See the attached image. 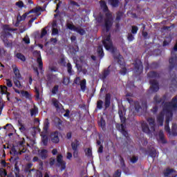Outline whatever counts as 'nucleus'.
I'll list each match as a JSON object with an SVG mask.
<instances>
[{"mask_svg": "<svg viewBox=\"0 0 177 177\" xmlns=\"http://www.w3.org/2000/svg\"><path fill=\"white\" fill-rule=\"evenodd\" d=\"M172 111H177V95L172 98L171 102H166L163 111L158 115L157 121L159 125L162 126L164 122V115H166L165 131L171 133L169 129V121L172 120Z\"/></svg>", "mask_w": 177, "mask_h": 177, "instance_id": "1", "label": "nucleus"}, {"mask_svg": "<svg viewBox=\"0 0 177 177\" xmlns=\"http://www.w3.org/2000/svg\"><path fill=\"white\" fill-rule=\"evenodd\" d=\"M100 5L101 9H102L103 12H105L104 17V27L106 28V32L110 31V28L113 26V23H114V19L113 18V15L109 10V8L107 7V4L106 1L101 0L100 1Z\"/></svg>", "mask_w": 177, "mask_h": 177, "instance_id": "2", "label": "nucleus"}, {"mask_svg": "<svg viewBox=\"0 0 177 177\" xmlns=\"http://www.w3.org/2000/svg\"><path fill=\"white\" fill-rule=\"evenodd\" d=\"M49 128V120L48 119L46 120L44 122V125L43 127V131L41 133V143H43L44 146H48V129Z\"/></svg>", "mask_w": 177, "mask_h": 177, "instance_id": "3", "label": "nucleus"}, {"mask_svg": "<svg viewBox=\"0 0 177 177\" xmlns=\"http://www.w3.org/2000/svg\"><path fill=\"white\" fill-rule=\"evenodd\" d=\"M110 35L106 36L102 41V44L106 50H110L111 53H114L116 48L113 45V41H111V39L110 38Z\"/></svg>", "mask_w": 177, "mask_h": 177, "instance_id": "4", "label": "nucleus"}, {"mask_svg": "<svg viewBox=\"0 0 177 177\" xmlns=\"http://www.w3.org/2000/svg\"><path fill=\"white\" fill-rule=\"evenodd\" d=\"M19 146H21V147L18 149L13 147L11 149L10 153L14 154V156H17V154H23V153H26V148L23 147V142H19Z\"/></svg>", "mask_w": 177, "mask_h": 177, "instance_id": "5", "label": "nucleus"}, {"mask_svg": "<svg viewBox=\"0 0 177 177\" xmlns=\"http://www.w3.org/2000/svg\"><path fill=\"white\" fill-rule=\"evenodd\" d=\"M56 165L57 167L61 168V171H64V169H66V162L63 160V155H57Z\"/></svg>", "mask_w": 177, "mask_h": 177, "instance_id": "6", "label": "nucleus"}, {"mask_svg": "<svg viewBox=\"0 0 177 177\" xmlns=\"http://www.w3.org/2000/svg\"><path fill=\"white\" fill-rule=\"evenodd\" d=\"M126 118L124 116L120 117L121 120V124L119 126V131L125 136V138H128V132H127V130H125V121Z\"/></svg>", "mask_w": 177, "mask_h": 177, "instance_id": "7", "label": "nucleus"}, {"mask_svg": "<svg viewBox=\"0 0 177 177\" xmlns=\"http://www.w3.org/2000/svg\"><path fill=\"white\" fill-rule=\"evenodd\" d=\"M164 176L165 177H176V171H175L174 169L167 168L164 171Z\"/></svg>", "mask_w": 177, "mask_h": 177, "instance_id": "8", "label": "nucleus"}, {"mask_svg": "<svg viewBox=\"0 0 177 177\" xmlns=\"http://www.w3.org/2000/svg\"><path fill=\"white\" fill-rule=\"evenodd\" d=\"M151 84V89L153 92H158V89H160V87L158 86V82L156 80H151L149 81Z\"/></svg>", "mask_w": 177, "mask_h": 177, "instance_id": "9", "label": "nucleus"}, {"mask_svg": "<svg viewBox=\"0 0 177 177\" xmlns=\"http://www.w3.org/2000/svg\"><path fill=\"white\" fill-rule=\"evenodd\" d=\"M50 139L53 143H59L60 139L59 138V132L55 131L50 133Z\"/></svg>", "mask_w": 177, "mask_h": 177, "instance_id": "10", "label": "nucleus"}, {"mask_svg": "<svg viewBox=\"0 0 177 177\" xmlns=\"http://www.w3.org/2000/svg\"><path fill=\"white\" fill-rule=\"evenodd\" d=\"M147 122L151 128V132H154L156 131V120L153 118H149L147 119Z\"/></svg>", "mask_w": 177, "mask_h": 177, "instance_id": "11", "label": "nucleus"}, {"mask_svg": "<svg viewBox=\"0 0 177 177\" xmlns=\"http://www.w3.org/2000/svg\"><path fill=\"white\" fill-rule=\"evenodd\" d=\"M110 73H111V71H110V66H109L107 68L104 70V71L102 72V74L100 75V78L102 80V81H104V80H106L107 77L110 75Z\"/></svg>", "mask_w": 177, "mask_h": 177, "instance_id": "12", "label": "nucleus"}, {"mask_svg": "<svg viewBox=\"0 0 177 177\" xmlns=\"http://www.w3.org/2000/svg\"><path fill=\"white\" fill-rule=\"evenodd\" d=\"M38 154L41 160H46V158H48V151L46 149H39Z\"/></svg>", "mask_w": 177, "mask_h": 177, "instance_id": "13", "label": "nucleus"}, {"mask_svg": "<svg viewBox=\"0 0 177 177\" xmlns=\"http://www.w3.org/2000/svg\"><path fill=\"white\" fill-rule=\"evenodd\" d=\"M34 54L37 55L38 57L37 59V62L39 64V70H42L43 63H42V58L41 57V53L39 51H35Z\"/></svg>", "mask_w": 177, "mask_h": 177, "instance_id": "14", "label": "nucleus"}, {"mask_svg": "<svg viewBox=\"0 0 177 177\" xmlns=\"http://www.w3.org/2000/svg\"><path fill=\"white\" fill-rule=\"evenodd\" d=\"M52 102L55 109H57V110L63 109V105H62V104H60V102H59V101L56 98H53Z\"/></svg>", "mask_w": 177, "mask_h": 177, "instance_id": "15", "label": "nucleus"}, {"mask_svg": "<svg viewBox=\"0 0 177 177\" xmlns=\"http://www.w3.org/2000/svg\"><path fill=\"white\" fill-rule=\"evenodd\" d=\"M12 68L15 75V77L13 78H17L18 80H20L21 78V75H20V71H19V68H17V66H16V65H13Z\"/></svg>", "mask_w": 177, "mask_h": 177, "instance_id": "16", "label": "nucleus"}, {"mask_svg": "<svg viewBox=\"0 0 177 177\" xmlns=\"http://www.w3.org/2000/svg\"><path fill=\"white\" fill-rule=\"evenodd\" d=\"M111 100V95H110V93L106 94L105 104H104L105 109H109V107H110Z\"/></svg>", "mask_w": 177, "mask_h": 177, "instance_id": "17", "label": "nucleus"}, {"mask_svg": "<svg viewBox=\"0 0 177 177\" xmlns=\"http://www.w3.org/2000/svg\"><path fill=\"white\" fill-rule=\"evenodd\" d=\"M3 41L4 42V45H5V46L6 48H12V40H9V39H8L7 37H4L3 39Z\"/></svg>", "mask_w": 177, "mask_h": 177, "instance_id": "18", "label": "nucleus"}, {"mask_svg": "<svg viewBox=\"0 0 177 177\" xmlns=\"http://www.w3.org/2000/svg\"><path fill=\"white\" fill-rule=\"evenodd\" d=\"M57 77L55 75L53 74H48L47 75V81L48 82H49L50 84L52 82H55V81H56Z\"/></svg>", "mask_w": 177, "mask_h": 177, "instance_id": "19", "label": "nucleus"}, {"mask_svg": "<svg viewBox=\"0 0 177 177\" xmlns=\"http://www.w3.org/2000/svg\"><path fill=\"white\" fill-rule=\"evenodd\" d=\"M75 31L80 34V35H85V29L82 28L81 26H77L75 28Z\"/></svg>", "mask_w": 177, "mask_h": 177, "instance_id": "20", "label": "nucleus"}, {"mask_svg": "<svg viewBox=\"0 0 177 177\" xmlns=\"http://www.w3.org/2000/svg\"><path fill=\"white\" fill-rule=\"evenodd\" d=\"M142 128L143 132H145V133H149V132H151V129L149 128V126L146 123L142 124Z\"/></svg>", "mask_w": 177, "mask_h": 177, "instance_id": "21", "label": "nucleus"}, {"mask_svg": "<svg viewBox=\"0 0 177 177\" xmlns=\"http://www.w3.org/2000/svg\"><path fill=\"white\" fill-rule=\"evenodd\" d=\"M159 140L161 143H166L165 136H164V131L162 130H160L158 133Z\"/></svg>", "mask_w": 177, "mask_h": 177, "instance_id": "22", "label": "nucleus"}, {"mask_svg": "<svg viewBox=\"0 0 177 177\" xmlns=\"http://www.w3.org/2000/svg\"><path fill=\"white\" fill-rule=\"evenodd\" d=\"M78 146H80V141L75 140L74 142L71 143L72 150H78Z\"/></svg>", "mask_w": 177, "mask_h": 177, "instance_id": "23", "label": "nucleus"}, {"mask_svg": "<svg viewBox=\"0 0 177 177\" xmlns=\"http://www.w3.org/2000/svg\"><path fill=\"white\" fill-rule=\"evenodd\" d=\"M17 30V28L13 29V28L9 27V26H6L4 27V32H5V34H6L7 35H12V34H10L8 31H16Z\"/></svg>", "mask_w": 177, "mask_h": 177, "instance_id": "24", "label": "nucleus"}, {"mask_svg": "<svg viewBox=\"0 0 177 177\" xmlns=\"http://www.w3.org/2000/svg\"><path fill=\"white\" fill-rule=\"evenodd\" d=\"M149 78H158L160 75L154 71L149 72L147 74Z\"/></svg>", "mask_w": 177, "mask_h": 177, "instance_id": "25", "label": "nucleus"}, {"mask_svg": "<svg viewBox=\"0 0 177 177\" xmlns=\"http://www.w3.org/2000/svg\"><path fill=\"white\" fill-rule=\"evenodd\" d=\"M97 55L100 57V59H102V57H103V56H104V53L103 52V47L102 46H100L97 48Z\"/></svg>", "mask_w": 177, "mask_h": 177, "instance_id": "26", "label": "nucleus"}, {"mask_svg": "<svg viewBox=\"0 0 177 177\" xmlns=\"http://www.w3.org/2000/svg\"><path fill=\"white\" fill-rule=\"evenodd\" d=\"M136 68L139 71H142L143 70V65L142 64V62L140 61H137L135 64Z\"/></svg>", "mask_w": 177, "mask_h": 177, "instance_id": "27", "label": "nucleus"}, {"mask_svg": "<svg viewBox=\"0 0 177 177\" xmlns=\"http://www.w3.org/2000/svg\"><path fill=\"white\" fill-rule=\"evenodd\" d=\"M19 80L20 79L13 78V82L15 85L17 86V88L21 89L23 88V86L21 85V84H20V81H19Z\"/></svg>", "mask_w": 177, "mask_h": 177, "instance_id": "28", "label": "nucleus"}, {"mask_svg": "<svg viewBox=\"0 0 177 177\" xmlns=\"http://www.w3.org/2000/svg\"><path fill=\"white\" fill-rule=\"evenodd\" d=\"M80 88L83 92H85V89L86 88V80L85 79H84L83 80L81 81Z\"/></svg>", "mask_w": 177, "mask_h": 177, "instance_id": "29", "label": "nucleus"}, {"mask_svg": "<svg viewBox=\"0 0 177 177\" xmlns=\"http://www.w3.org/2000/svg\"><path fill=\"white\" fill-rule=\"evenodd\" d=\"M66 27L69 30H71L72 31H75V28L77 26H75L74 24H73V22H68L66 23Z\"/></svg>", "mask_w": 177, "mask_h": 177, "instance_id": "30", "label": "nucleus"}, {"mask_svg": "<svg viewBox=\"0 0 177 177\" xmlns=\"http://www.w3.org/2000/svg\"><path fill=\"white\" fill-rule=\"evenodd\" d=\"M99 126L102 128L103 130L106 129V121L103 119V118H100V121L99 122Z\"/></svg>", "mask_w": 177, "mask_h": 177, "instance_id": "31", "label": "nucleus"}, {"mask_svg": "<svg viewBox=\"0 0 177 177\" xmlns=\"http://www.w3.org/2000/svg\"><path fill=\"white\" fill-rule=\"evenodd\" d=\"M171 133L174 136H177V125L176 124H173L171 127Z\"/></svg>", "mask_w": 177, "mask_h": 177, "instance_id": "32", "label": "nucleus"}, {"mask_svg": "<svg viewBox=\"0 0 177 177\" xmlns=\"http://www.w3.org/2000/svg\"><path fill=\"white\" fill-rule=\"evenodd\" d=\"M66 67L68 74H70V75H73V73H74V71H73V66H71V64L68 63Z\"/></svg>", "mask_w": 177, "mask_h": 177, "instance_id": "33", "label": "nucleus"}, {"mask_svg": "<svg viewBox=\"0 0 177 177\" xmlns=\"http://www.w3.org/2000/svg\"><path fill=\"white\" fill-rule=\"evenodd\" d=\"M149 156H150V157H152V158H156V157L157 156V151H156V149H151L149 151Z\"/></svg>", "mask_w": 177, "mask_h": 177, "instance_id": "34", "label": "nucleus"}, {"mask_svg": "<svg viewBox=\"0 0 177 177\" xmlns=\"http://www.w3.org/2000/svg\"><path fill=\"white\" fill-rule=\"evenodd\" d=\"M109 2L113 8H117L120 1L118 0H109Z\"/></svg>", "mask_w": 177, "mask_h": 177, "instance_id": "35", "label": "nucleus"}, {"mask_svg": "<svg viewBox=\"0 0 177 177\" xmlns=\"http://www.w3.org/2000/svg\"><path fill=\"white\" fill-rule=\"evenodd\" d=\"M153 102H156L157 104H159V103L162 102V98L160 97L158 95H156L153 97Z\"/></svg>", "mask_w": 177, "mask_h": 177, "instance_id": "36", "label": "nucleus"}, {"mask_svg": "<svg viewBox=\"0 0 177 177\" xmlns=\"http://www.w3.org/2000/svg\"><path fill=\"white\" fill-rule=\"evenodd\" d=\"M134 107L137 113H139L140 109H142V106H140V104H139V102H134Z\"/></svg>", "mask_w": 177, "mask_h": 177, "instance_id": "37", "label": "nucleus"}, {"mask_svg": "<svg viewBox=\"0 0 177 177\" xmlns=\"http://www.w3.org/2000/svg\"><path fill=\"white\" fill-rule=\"evenodd\" d=\"M30 15V12H26L21 17H17V21H21V20H26V17H27V15Z\"/></svg>", "mask_w": 177, "mask_h": 177, "instance_id": "38", "label": "nucleus"}, {"mask_svg": "<svg viewBox=\"0 0 177 177\" xmlns=\"http://www.w3.org/2000/svg\"><path fill=\"white\" fill-rule=\"evenodd\" d=\"M7 91H8V87H6V86L1 87V92L3 93L7 94L8 100H9V95H10V93H8Z\"/></svg>", "mask_w": 177, "mask_h": 177, "instance_id": "39", "label": "nucleus"}, {"mask_svg": "<svg viewBox=\"0 0 177 177\" xmlns=\"http://www.w3.org/2000/svg\"><path fill=\"white\" fill-rule=\"evenodd\" d=\"M17 59H19L22 62H26V57L20 53H18L17 54Z\"/></svg>", "mask_w": 177, "mask_h": 177, "instance_id": "40", "label": "nucleus"}, {"mask_svg": "<svg viewBox=\"0 0 177 177\" xmlns=\"http://www.w3.org/2000/svg\"><path fill=\"white\" fill-rule=\"evenodd\" d=\"M120 157V165H121V168H125V162L124 161V158H122V156H119Z\"/></svg>", "mask_w": 177, "mask_h": 177, "instance_id": "41", "label": "nucleus"}, {"mask_svg": "<svg viewBox=\"0 0 177 177\" xmlns=\"http://www.w3.org/2000/svg\"><path fill=\"white\" fill-rule=\"evenodd\" d=\"M21 95L24 97H26V99H28L30 97V94L28 93V91H21Z\"/></svg>", "mask_w": 177, "mask_h": 177, "instance_id": "42", "label": "nucleus"}, {"mask_svg": "<svg viewBox=\"0 0 177 177\" xmlns=\"http://www.w3.org/2000/svg\"><path fill=\"white\" fill-rule=\"evenodd\" d=\"M59 34V30L55 28V24L53 25L52 35H57Z\"/></svg>", "mask_w": 177, "mask_h": 177, "instance_id": "43", "label": "nucleus"}, {"mask_svg": "<svg viewBox=\"0 0 177 177\" xmlns=\"http://www.w3.org/2000/svg\"><path fill=\"white\" fill-rule=\"evenodd\" d=\"M123 13L122 12H118L116 15V21H120L121 20V17L123 16Z\"/></svg>", "mask_w": 177, "mask_h": 177, "instance_id": "44", "label": "nucleus"}, {"mask_svg": "<svg viewBox=\"0 0 177 177\" xmlns=\"http://www.w3.org/2000/svg\"><path fill=\"white\" fill-rule=\"evenodd\" d=\"M138 30H139V28L136 26H131V33L136 34L138 32Z\"/></svg>", "mask_w": 177, "mask_h": 177, "instance_id": "45", "label": "nucleus"}, {"mask_svg": "<svg viewBox=\"0 0 177 177\" xmlns=\"http://www.w3.org/2000/svg\"><path fill=\"white\" fill-rule=\"evenodd\" d=\"M138 160V156H133L130 158V161L132 162V164H135V162H137Z\"/></svg>", "mask_w": 177, "mask_h": 177, "instance_id": "46", "label": "nucleus"}, {"mask_svg": "<svg viewBox=\"0 0 177 177\" xmlns=\"http://www.w3.org/2000/svg\"><path fill=\"white\" fill-rule=\"evenodd\" d=\"M127 39L129 41V42H132L135 39V37H133V35L132 33H129L127 35Z\"/></svg>", "mask_w": 177, "mask_h": 177, "instance_id": "47", "label": "nucleus"}, {"mask_svg": "<svg viewBox=\"0 0 177 177\" xmlns=\"http://www.w3.org/2000/svg\"><path fill=\"white\" fill-rule=\"evenodd\" d=\"M86 156L88 157H91L92 156V149L88 148L87 149L85 150Z\"/></svg>", "mask_w": 177, "mask_h": 177, "instance_id": "48", "label": "nucleus"}, {"mask_svg": "<svg viewBox=\"0 0 177 177\" xmlns=\"http://www.w3.org/2000/svg\"><path fill=\"white\" fill-rule=\"evenodd\" d=\"M103 106V101L102 100H98L97 102V108L99 109V110H102V107Z\"/></svg>", "mask_w": 177, "mask_h": 177, "instance_id": "49", "label": "nucleus"}, {"mask_svg": "<svg viewBox=\"0 0 177 177\" xmlns=\"http://www.w3.org/2000/svg\"><path fill=\"white\" fill-rule=\"evenodd\" d=\"M38 113V109L35 107L32 109H30V115L32 117V115H35V114H37Z\"/></svg>", "mask_w": 177, "mask_h": 177, "instance_id": "50", "label": "nucleus"}, {"mask_svg": "<svg viewBox=\"0 0 177 177\" xmlns=\"http://www.w3.org/2000/svg\"><path fill=\"white\" fill-rule=\"evenodd\" d=\"M6 175H8L6 170H5L3 169H0V176L5 177V176H6Z\"/></svg>", "mask_w": 177, "mask_h": 177, "instance_id": "51", "label": "nucleus"}, {"mask_svg": "<svg viewBox=\"0 0 177 177\" xmlns=\"http://www.w3.org/2000/svg\"><path fill=\"white\" fill-rule=\"evenodd\" d=\"M55 162H56V159L55 158H50L49 159V165H50V167H53Z\"/></svg>", "mask_w": 177, "mask_h": 177, "instance_id": "52", "label": "nucleus"}, {"mask_svg": "<svg viewBox=\"0 0 177 177\" xmlns=\"http://www.w3.org/2000/svg\"><path fill=\"white\" fill-rule=\"evenodd\" d=\"M39 10H41V7H37V8H35L32 10H31L30 11H29V13H38V12H39Z\"/></svg>", "mask_w": 177, "mask_h": 177, "instance_id": "53", "label": "nucleus"}, {"mask_svg": "<svg viewBox=\"0 0 177 177\" xmlns=\"http://www.w3.org/2000/svg\"><path fill=\"white\" fill-rule=\"evenodd\" d=\"M57 91H59V86L56 85L53 87L52 93H53V95H56V93H57Z\"/></svg>", "mask_w": 177, "mask_h": 177, "instance_id": "54", "label": "nucleus"}, {"mask_svg": "<svg viewBox=\"0 0 177 177\" xmlns=\"http://www.w3.org/2000/svg\"><path fill=\"white\" fill-rule=\"evenodd\" d=\"M121 169H118L115 172L113 177H121Z\"/></svg>", "mask_w": 177, "mask_h": 177, "instance_id": "55", "label": "nucleus"}, {"mask_svg": "<svg viewBox=\"0 0 177 177\" xmlns=\"http://www.w3.org/2000/svg\"><path fill=\"white\" fill-rule=\"evenodd\" d=\"M142 107L144 110H146V109H147V100H143L142 102Z\"/></svg>", "mask_w": 177, "mask_h": 177, "instance_id": "56", "label": "nucleus"}, {"mask_svg": "<svg viewBox=\"0 0 177 177\" xmlns=\"http://www.w3.org/2000/svg\"><path fill=\"white\" fill-rule=\"evenodd\" d=\"M74 84L80 85V84H81V78H80V77H77L74 80Z\"/></svg>", "mask_w": 177, "mask_h": 177, "instance_id": "57", "label": "nucleus"}, {"mask_svg": "<svg viewBox=\"0 0 177 177\" xmlns=\"http://www.w3.org/2000/svg\"><path fill=\"white\" fill-rule=\"evenodd\" d=\"M31 167H32V164L29 163V164L27 165L26 168V172H31V171H32L30 169Z\"/></svg>", "mask_w": 177, "mask_h": 177, "instance_id": "58", "label": "nucleus"}, {"mask_svg": "<svg viewBox=\"0 0 177 177\" xmlns=\"http://www.w3.org/2000/svg\"><path fill=\"white\" fill-rule=\"evenodd\" d=\"M23 41L25 42V44H30V38L28 37V35H26L23 39Z\"/></svg>", "mask_w": 177, "mask_h": 177, "instance_id": "59", "label": "nucleus"}, {"mask_svg": "<svg viewBox=\"0 0 177 177\" xmlns=\"http://www.w3.org/2000/svg\"><path fill=\"white\" fill-rule=\"evenodd\" d=\"M69 82L70 80L68 78L64 77V80L62 82V84H64V85H68Z\"/></svg>", "mask_w": 177, "mask_h": 177, "instance_id": "60", "label": "nucleus"}, {"mask_svg": "<svg viewBox=\"0 0 177 177\" xmlns=\"http://www.w3.org/2000/svg\"><path fill=\"white\" fill-rule=\"evenodd\" d=\"M16 5L18 8H23V6H24L23 1H18L16 3Z\"/></svg>", "mask_w": 177, "mask_h": 177, "instance_id": "61", "label": "nucleus"}, {"mask_svg": "<svg viewBox=\"0 0 177 177\" xmlns=\"http://www.w3.org/2000/svg\"><path fill=\"white\" fill-rule=\"evenodd\" d=\"M73 157L78 158V149H73Z\"/></svg>", "mask_w": 177, "mask_h": 177, "instance_id": "62", "label": "nucleus"}, {"mask_svg": "<svg viewBox=\"0 0 177 177\" xmlns=\"http://www.w3.org/2000/svg\"><path fill=\"white\" fill-rule=\"evenodd\" d=\"M120 74H122V75H125V74H127V68H122L120 70Z\"/></svg>", "mask_w": 177, "mask_h": 177, "instance_id": "63", "label": "nucleus"}, {"mask_svg": "<svg viewBox=\"0 0 177 177\" xmlns=\"http://www.w3.org/2000/svg\"><path fill=\"white\" fill-rule=\"evenodd\" d=\"M36 177H43L42 172L40 171H36Z\"/></svg>", "mask_w": 177, "mask_h": 177, "instance_id": "64", "label": "nucleus"}]
</instances>
